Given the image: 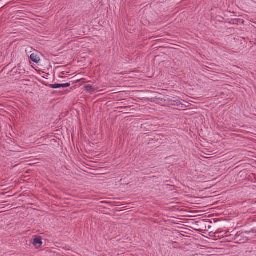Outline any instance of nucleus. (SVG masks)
<instances>
[{
	"mask_svg": "<svg viewBox=\"0 0 256 256\" xmlns=\"http://www.w3.org/2000/svg\"><path fill=\"white\" fill-rule=\"evenodd\" d=\"M169 104L172 106H179L180 104H182L180 101L178 100H170Z\"/></svg>",
	"mask_w": 256,
	"mask_h": 256,
	"instance_id": "20e7f679",
	"label": "nucleus"
},
{
	"mask_svg": "<svg viewBox=\"0 0 256 256\" xmlns=\"http://www.w3.org/2000/svg\"><path fill=\"white\" fill-rule=\"evenodd\" d=\"M86 90L90 93H94L100 91L96 86H92L90 85L85 86Z\"/></svg>",
	"mask_w": 256,
	"mask_h": 256,
	"instance_id": "f257e3e1",
	"label": "nucleus"
},
{
	"mask_svg": "<svg viewBox=\"0 0 256 256\" xmlns=\"http://www.w3.org/2000/svg\"><path fill=\"white\" fill-rule=\"evenodd\" d=\"M70 83L60 84V88H68L70 86Z\"/></svg>",
	"mask_w": 256,
	"mask_h": 256,
	"instance_id": "423d86ee",
	"label": "nucleus"
},
{
	"mask_svg": "<svg viewBox=\"0 0 256 256\" xmlns=\"http://www.w3.org/2000/svg\"><path fill=\"white\" fill-rule=\"evenodd\" d=\"M40 54L37 52L32 53L30 56V58L33 62L38 64L40 61Z\"/></svg>",
	"mask_w": 256,
	"mask_h": 256,
	"instance_id": "f03ea898",
	"label": "nucleus"
},
{
	"mask_svg": "<svg viewBox=\"0 0 256 256\" xmlns=\"http://www.w3.org/2000/svg\"><path fill=\"white\" fill-rule=\"evenodd\" d=\"M50 88H60V84H51Z\"/></svg>",
	"mask_w": 256,
	"mask_h": 256,
	"instance_id": "39448f33",
	"label": "nucleus"
},
{
	"mask_svg": "<svg viewBox=\"0 0 256 256\" xmlns=\"http://www.w3.org/2000/svg\"><path fill=\"white\" fill-rule=\"evenodd\" d=\"M33 244L35 246H40L42 244V238L40 237H37L34 239Z\"/></svg>",
	"mask_w": 256,
	"mask_h": 256,
	"instance_id": "7ed1b4c3",
	"label": "nucleus"
}]
</instances>
